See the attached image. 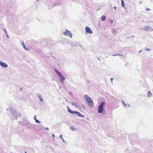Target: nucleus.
<instances>
[{
  "label": "nucleus",
  "instance_id": "f257e3e1",
  "mask_svg": "<svg viewBox=\"0 0 153 153\" xmlns=\"http://www.w3.org/2000/svg\"><path fill=\"white\" fill-rule=\"evenodd\" d=\"M84 98L86 100L88 104L91 107H93L94 104L90 98L86 94L85 95Z\"/></svg>",
  "mask_w": 153,
  "mask_h": 153
},
{
  "label": "nucleus",
  "instance_id": "f03ea898",
  "mask_svg": "<svg viewBox=\"0 0 153 153\" xmlns=\"http://www.w3.org/2000/svg\"><path fill=\"white\" fill-rule=\"evenodd\" d=\"M105 104V102H102L99 106L98 107V112L99 113H101L102 112L103 110V106Z\"/></svg>",
  "mask_w": 153,
  "mask_h": 153
},
{
  "label": "nucleus",
  "instance_id": "7ed1b4c3",
  "mask_svg": "<svg viewBox=\"0 0 153 153\" xmlns=\"http://www.w3.org/2000/svg\"><path fill=\"white\" fill-rule=\"evenodd\" d=\"M12 113V115L15 119H17L19 115L14 109H10Z\"/></svg>",
  "mask_w": 153,
  "mask_h": 153
},
{
  "label": "nucleus",
  "instance_id": "20e7f679",
  "mask_svg": "<svg viewBox=\"0 0 153 153\" xmlns=\"http://www.w3.org/2000/svg\"><path fill=\"white\" fill-rule=\"evenodd\" d=\"M140 29L144 30H146L147 31H152L153 30V29L151 28L150 26H146L140 28Z\"/></svg>",
  "mask_w": 153,
  "mask_h": 153
},
{
  "label": "nucleus",
  "instance_id": "39448f33",
  "mask_svg": "<svg viewBox=\"0 0 153 153\" xmlns=\"http://www.w3.org/2000/svg\"><path fill=\"white\" fill-rule=\"evenodd\" d=\"M63 34L67 36H69L71 38H72L73 35L70 31L68 30L67 29H66V31L64 32Z\"/></svg>",
  "mask_w": 153,
  "mask_h": 153
},
{
  "label": "nucleus",
  "instance_id": "423d86ee",
  "mask_svg": "<svg viewBox=\"0 0 153 153\" xmlns=\"http://www.w3.org/2000/svg\"><path fill=\"white\" fill-rule=\"evenodd\" d=\"M86 33H88L90 34H92L93 32L91 29L88 27H87L85 28Z\"/></svg>",
  "mask_w": 153,
  "mask_h": 153
},
{
  "label": "nucleus",
  "instance_id": "0eeeda50",
  "mask_svg": "<svg viewBox=\"0 0 153 153\" xmlns=\"http://www.w3.org/2000/svg\"><path fill=\"white\" fill-rule=\"evenodd\" d=\"M0 65L2 67L6 68L7 67L8 65L6 63L0 60Z\"/></svg>",
  "mask_w": 153,
  "mask_h": 153
},
{
  "label": "nucleus",
  "instance_id": "6e6552de",
  "mask_svg": "<svg viewBox=\"0 0 153 153\" xmlns=\"http://www.w3.org/2000/svg\"><path fill=\"white\" fill-rule=\"evenodd\" d=\"M73 114H75L76 116H79V117H84V116L82 115L80 113L76 111H74Z\"/></svg>",
  "mask_w": 153,
  "mask_h": 153
},
{
  "label": "nucleus",
  "instance_id": "1a4fd4ad",
  "mask_svg": "<svg viewBox=\"0 0 153 153\" xmlns=\"http://www.w3.org/2000/svg\"><path fill=\"white\" fill-rule=\"evenodd\" d=\"M59 78L61 79V82L62 83H63L65 79V78L62 75L60 76H59Z\"/></svg>",
  "mask_w": 153,
  "mask_h": 153
},
{
  "label": "nucleus",
  "instance_id": "9d476101",
  "mask_svg": "<svg viewBox=\"0 0 153 153\" xmlns=\"http://www.w3.org/2000/svg\"><path fill=\"white\" fill-rule=\"evenodd\" d=\"M38 97H39L40 101L41 102H42L43 100V98L42 97V96L40 94H39L38 95Z\"/></svg>",
  "mask_w": 153,
  "mask_h": 153
},
{
  "label": "nucleus",
  "instance_id": "9b49d317",
  "mask_svg": "<svg viewBox=\"0 0 153 153\" xmlns=\"http://www.w3.org/2000/svg\"><path fill=\"white\" fill-rule=\"evenodd\" d=\"M67 111H68L70 113H71V114H73V113H74V111H73L72 110H71L70 108H69V107H68V106H67Z\"/></svg>",
  "mask_w": 153,
  "mask_h": 153
},
{
  "label": "nucleus",
  "instance_id": "f8f14e48",
  "mask_svg": "<svg viewBox=\"0 0 153 153\" xmlns=\"http://www.w3.org/2000/svg\"><path fill=\"white\" fill-rule=\"evenodd\" d=\"M55 71L56 73L57 74L58 76H59L62 75V74L56 69H55Z\"/></svg>",
  "mask_w": 153,
  "mask_h": 153
},
{
  "label": "nucleus",
  "instance_id": "ddd939ff",
  "mask_svg": "<svg viewBox=\"0 0 153 153\" xmlns=\"http://www.w3.org/2000/svg\"><path fill=\"white\" fill-rule=\"evenodd\" d=\"M147 95H148V96L149 97H151L152 96V93H151V91H148L147 92Z\"/></svg>",
  "mask_w": 153,
  "mask_h": 153
},
{
  "label": "nucleus",
  "instance_id": "4468645a",
  "mask_svg": "<svg viewBox=\"0 0 153 153\" xmlns=\"http://www.w3.org/2000/svg\"><path fill=\"white\" fill-rule=\"evenodd\" d=\"M121 4L122 6V7H125V5H124V2L123 1V0H121Z\"/></svg>",
  "mask_w": 153,
  "mask_h": 153
},
{
  "label": "nucleus",
  "instance_id": "2eb2a0df",
  "mask_svg": "<svg viewBox=\"0 0 153 153\" xmlns=\"http://www.w3.org/2000/svg\"><path fill=\"white\" fill-rule=\"evenodd\" d=\"M106 18V16H102L101 18V19H102V21H104L105 20V19Z\"/></svg>",
  "mask_w": 153,
  "mask_h": 153
},
{
  "label": "nucleus",
  "instance_id": "dca6fc26",
  "mask_svg": "<svg viewBox=\"0 0 153 153\" xmlns=\"http://www.w3.org/2000/svg\"><path fill=\"white\" fill-rule=\"evenodd\" d=\"M21 45L23 46V48H25V44H24V42H23L22 43H21Z\"/></svg>",
  "mask_w": 153,
  "mask_h": 153
},
{
  "label": "nucleus",
  "instance_id": "f3484780",
  "mask_svg": "<svg viewBox=\"0 0 153 153\" xmlns=\"http://www.w3.org/2000/svg\"><path fill=\"white\" fill-rule=\"evenodd\" d=\"M70 129L72 131H74V128L73 126H72L71 127Z\"/></svg>",
  "mask_w": 153,
  "mask_h": 153
},
{
  "label": "nucleus",
  "instance_id": "a211bd4d",
  "mask_svg": "<svg viewBox=\"0 0 153 153\" xmlns=\"http://www.w3.org/2000/svg\"><path fill=\"white\" fill-rule=\"evenodd\" d=\"M35 122L36 123H40V121H39L37 119H35Z\"/></svg>",
  "mask_w": 153,
  "mask_h": 153
},
{
  "label": "nucleus",
  "instance_id": "6ab92c4d",
  "mask_svg": "<svg viewBox=\"0 0 153 153\" xmlns=\"http://www.w3.org/2000/svg\"><path fill=\"white\" fill-rule=\"evenodd\" d=\"M145 50L146 51H149L150 49L149 48H145Z\"/></svg>",
  "mask_w": 153,
  "mask_h": 153
},
{
  "label": "nucleus",
  "instance_id": "aec40b11",
  "mask_svg": "<svg viewBox=\"0 0 153 153\" xmlns=\"http://www.w3.org/2000/svg\"><path fill=\"white\" fill-rule=\"evenodd\" d=\"M10 109H12V108H10L9 109L8 108H7V109H6V110H7V111H11L10 110Z\"/></svg>",
  "mask_w": 153,
  "mask_h": 153
},
{
  "label": "nucleus",
  "instance_id": "412c9836",
  "mask_svg": "<svg viewBox=\"0 0 153 153\" xmlns=\"http://www.w3.org/2000/svg\"><path fill=\"white\" fill-rule=\"evenodd\" d=\"M145 10L147 11L151 10L148 7L146 8Z\"/></svg>",
  "mask_w": 153,
  "mask_h": 153
},
{
  "label": "nucleus",
  "instance_id": "4be33fe9",
  "mask_svg": "<svg viewBox=\"0 0 153 153\" xmlns=\"http://www.w3.org/2000/svg\"><path fill=\"white\" fill-rule=\"evenodd\" d=\"M71 103L72 105H75V104L74 102H71Z\"/></svg>",
  "mask_w": 153,
  "mask_h": 153
},
{
  "label": "nucleus",
  "instance_id": "5701e85b",
  "mask_svg": "<svg viewBox=\"0 0 153 153\" xmlns=\"http://www.w3.org/2000/svg\"><path fill=\"white\" fill-rule=\"evenodd\" d=\"M62 135H60L59 136V137L62 139H63V137H62Z\"/></svg>",
  "mask_w": 153,
  "mask_h": 153
},
{
  "label": "nucleus",
  "instance_id": "b1692460",
  "mask_svg": "<svg viewBox=\"0 0 153 153\" xmlns=\"http://www.w3.org/2000/svg\"><path fill=\"white\" fill-rule=\"evenodd\" d=\"M36 115H35L34 116V119L35 120V119H36Z\"/></svg>",
  "mask_w": 153,
  "mask_h": 153
},
{
  "label": "nucleus",
  "instance_id": "393cba45",
  "mask_svg": "<svg viewBox=\"0 0 153 153\" xmlns=\"http://www.w3.org/2000/svg\"><path fill=\"white\" fill-rule=\"evenodd\" d=\"M4 32H5V33H6V34H7V32L5 29H4Z\"/></svg>",
  "mask_w": 153,
  "mask_h": 153
},
{
  "label": "nucleus",
  "instance_id": "a878e982",
  "mask_svg": "<svg viewBox=\"0 0 153 153\" xmlns=\"http://www.w3.org/2000/svg\"><path fill=\"white\" fill-rule=\"evenodd\" d=\"M123 105H124L125 106H126V104L124 103V102L123 101Z\"/></svg>",
  "mask_w": 153,
  "mask_h": 153
},
{
  "label": "nucleus",
  "instance_id": "bb28decb",
  "mask_svg": "<svg viewBox=\"0 0 153 153\" xmlns=\"http://www.w3.org/2000/svg\"><path fill=\"white\" fill-rule=\"evenodd\" d=\"M78 44V43H75L74 45V46L75 47H76V46H77V45Z\"/></svg>",
  "mask_w": 153,
  "mask_h": 153
},
{
  "label": "nucleus",
  "instance_id": "cd10ccee",
  "mask_svg": "<svg viewBox=\"0 0 153 153\" xmlns=\"http://www.w3.org/2000/svg\"><path fill=\"white\" fill-rule=\"evenodd\" d=\"M117 55H120V54H116V55H113V56H116Z\"/></svg>",
  "mask_w": 153,
  "mask_h": 153
},
{
  "label": "nucleus",
  "instance_id": "c85d7f7f",
  "mask_svg": "<svg viewBox=\"0 0 153 153\" xmlns=\"http://www.w3.org/2000/svg\"><path fill=\"white\" fill-rule=\"evenodd\" d=\"M52 137L54 138L55 137V135L54 134H52Z\"/></svg>",
  "mask_w": 153,
  "mask_h": 153
},
{
  "label": "nucleus",
  "instance_id": "c756f323",
  "mask_svg": "<svg viewBox=\"0 0 153 153\" xmlns=\"http://www.w3.org/2000/svg\"><path fill=\"white\" fill-rule=\"evenodd\" d=\"M45 129L47 130H49V128H48V127H46L45 128Z\"/></svg>",
  "mask_w": 153,
  "mask_h": 153
},
{
  "label": "nucleus",
  "instance_id": "7c9ffc66",
  "mask_svg": "<svg viewBox=\"0 0 153 153\" xmlns=\"http://www.w3.org/2000/svg\"><path fill=\"white\" fill-rule=\"evenodd\" d=\"M24 49L27 51L29 50L27 48H26V47L25 48H24Z\"/></svg>",
  "mask_w": 153,
  "mask_h": 153
},
{
  "label": "nucleus",
  "instance_id": "2f4dec72",
  "mask_svg": "<svg viewBox=\"0 0 153 153\" xmlns=\"http://www.w3.org/2000/svg\"><path fill=\"white\" fill-rule=\"evenodd\" d=\"M114 8L115 10H116V8H116V7H115V6L114 7Z\"/></svg>",
  "mask_w": 153,
  "mask_h": 153
},
{
  "label": "nucleus",
  "instance_id": "473e14b6",
  "mask_svg": "<svg viewBox=\"0 0 153 153\" xmlns=\"http://www.w3.org/2000/svg\"><path fill=\"white\" fill-rule=\"evenodd\" d=\"M75 107H76V108H78V106H77V105H76L75 104V105H74Z\"/></svg>",
  "mask_w": 153,
  "mask_h": 153
},
{
  "label": "nucleus",
  "instance_id": "72a5a7b5",
  "mask_svg": "<svg viewBox=\"0 0 153 153\" xmlns=\"http://www.w3.org/2000/svg\"><path fill=\"white\" fill-rule=\"evenodd\" d=\"M62 141L64 142H65V140L63 139H62Z\"/></svg>",
  "mask_w": 153,
  "mask_h": 153
},
{
  "label": "nucleus",
  "instance_id": "f704fd0d",
  "mask_svg": "<svg viewBox=\"0 0 153 153\" xmlns=\"http://www.w3.org/2000/svg\"><path fill=\"white\" fill-rule=\"evenodd\" d=\"M7 38H9V36H8V35L7 34Z\"/></svg>",
  "mask_w": 153,
  "mask_h": 153
},
{
  "label": "nucleus",
  "instance_id": "c9c22d12",
  "mask_svg": "<svg viewBox=\"0 0 153 153\" xmlns=\"http://www.w3.org/2000/svg\"><path fill=\"white\" fill-rule=\"evenodd\" d=\"M142 51V50H140V51H139L138 52L140 53L141 52V51Z\"/></svg>",
  "mask_w": 153,
  "mask_h": 153
},
{
  "label": "nucleus",
  "instance_id": "e433bc0d",
  "mask_svg": "<svg viewBox=\"0 0 153 153\" xmlns=\"http://www.w3.org/2000/svg\"><path fill=\"white\" fill-rule=\"evenodd\" d=\"M40 126H41V127H42V128H44L43 127H42V125H40Z\"/></svg>",
  "mask_w": 153,
  "mask_h": 153
},
{
  "label": "nucleus",
  "instance_id": "4c0bfd02",
  "mask_svg": "<svg viewBox=\"0 0 153 153\" xmlns=\"http://www.w3.org/2000/svg\"><path fill=\"white\" fill-rule=\"evenodd\" d=\"M111 82H112V79H112V78H111Z\"/></svg>",
  "mask_w": 153,
  "mask_h": 153
},
{
  "label": "nucleus",
  "instance_id": "58836bf2",
  "mask_svg": "<svg viewBox=\"0 0 153 153\" xmlns=\"http://www.w3.org/2000/svg\"><path fill=\"white\" fill-rule=\"evenodd\" d=\"M113 22V21H111V23H112Z\"/></svg>",
  "mask_w": 153,
  "mask_h": 153
},
{
  "label": "nucleus",
  "instance_id": "ea45409f",
  "mask_svg": "<svg viewBox=\"0 0 153 153\" xmlns=\"http://www.w3.org/2000/svg\"><path fill=\"white\" fill-rule=\"evenodd\" d=\"M97 59H99V60H100V59H99V58H98Z\"/></svg>",
  "mask_w": 153,
  "mask_h": 153
},
{
  "label": "nucleus",
  "instance_id": "a19ab883",
  "mask_svg": "<svg viewBox=\"0 0 153 153\" xmlns=\"http://www.w3.org/2000/svg\"><path fill=\"white\" fill-rule=\"evenodd\" d=\"M87 82H90V81H87Z\"/></svg>",
  "mask_w": 153,
  "mask_h": 153
},
{
  "label": "nucleus",
  "instance_id": "79ce46f5",
  "mask_svg": "<svg viewBox=\"0 0 153 153\" xmlns=\"http://www.w3.org/2000/svg\"><path fill=\"white\" fill-rule=\"evenodd\" d=\"M65 100H66V101L67 102H68V101L66 99H65Z\"/></svg>",
  "mask_w": 153,
  "mask_h": 153
},
{
  "label": "nucleus",
  "instance_id": "37998d69",
  "mask_svg": "<svg viewBox=\"0 0 153 153\" xmlns=\"http://www.w3.org/2000/svg\"><path fill=\"white\" fill-rule=\"evenodd\" d=\"M79 46H80V47H81V46L80 45H79Z\"/></svg>",
  "mask_w": 153,
  "mask_h": 153
},
{
  "label": "nucleus",
  "instance_id": "c03bdc74",
  "mask_svg": "<svg viewBox=\"0 0 153 153\" xmlns=\"http://www.w3.org/2000/svg\"><path fill=\"white\" fill-rule=\"evenodd\" d=\"M25 153H26V152H25Z\"/></svg>",
  "mask_w": 153,
  "mask_h": 153
}]
</instances>
